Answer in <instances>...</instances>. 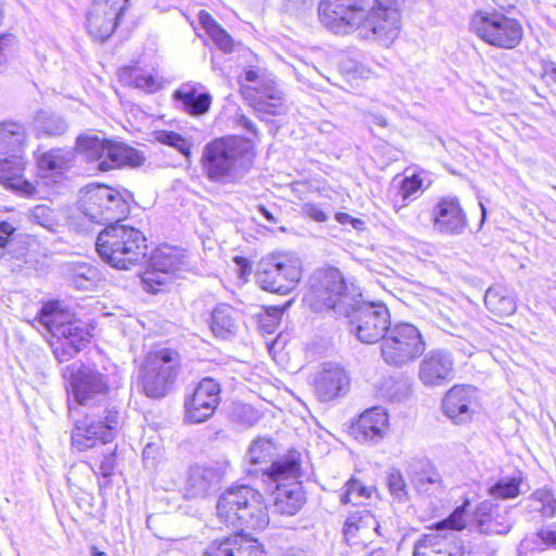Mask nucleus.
<instances>
[{
    "instance_id": "nucleus-49",
    "label": "nucleus",
    "mask_w": 556,
    "mask_h": 556,
    "mask_svg": "<svg viewBox=\"0 0 556 556\" xmlns=\"http://www.w3.org/2000/svg\"><path fill=\"white\" fill-rule=\"evenodd\" d=\"M116 468V454L115 448L108 447L105 451H102V458L98 465V469L94 470L97 475H100L103 479L106 480V483L110 482L111 477L114 475Z\"/></svg>"
},
{
    "instance_id": "nucleus-30",
    "label": "nucleus",
    "mask_w": 556,
    "mask_h": 556,
    "mask_svg": "<svg viewBox=\"0 0 556 556\" xmlns=\"http://www.w3.org/2000/svg\"><path fill=\"white\" fill-rule=\"evenodd\" d=\"M144 156L137 149L123 142L111 141L106 159L97 166L101 172H108L124 166L137 167L143 164Z\"/></svg>"
},
{
    "instance_id": "nucleus-8",
    "label": "nucleus",
    "mask_w": 556,
    "mask_h": 556,
    "mask_svg": "<svg viewBox=\"0 0 556 556\" xmlns=\"http://www.w3.org/2000/svg\"><path fill=\"white\" fill-rule=\"evenodd\" d=\"M263 473L275 484L271 491V509L274 513L286 516H294L304 505L306 498L299 481L301 464L299 454L289 453L263 469Z\"/></svg>"
},
{
    "instance_id": "nucleus-54",
    "label": "nucleus",
    "mask_w": 556,
    "mask_h": 556,
    "mask_svg": "<svg viewBox=\"0 0 556 556\" xmlns=\"http://www.w3.org/2000/svg\"><path fill=\"white\" fill-rule=\"evenodd\" d=\"M208 36L212 38V40L215 42V45L225 52H230L232 49V39L231 37L226 33L224 28L220 26L217 28H214L212 33L208 34Z\"/></svg>"
},
{
    "instance_id": "nucleus-11",
    "label": "nucleus",
    "mask_w": 556,
    "mask_h": 556,
    "mask_svg": "<svg viewBox=\"0 0 556 556\" xmlns=\"http://www.w3.org/2000/svg\"><path fill=\"white\" fill-rule=\"evenodd\" d=\"M426 344L417 327L409 323L391 325L380 343L381 357L393 367H403L418 358Z\"/></svg>"
},
{
    "instance_id": "nucleus-53",
    "label": "nucleus",
    "mask_w": 556,
    "mask_h": 556,
    "mask_svg": "<svg viewBox=\"0 0 556 556\" xmlns=\"http://www.w3.org/2000/svg\"><path fill=\"white\" fill-rule=\"evenodd\" d=\"M97 3H101V11L105 13L113 11L112 13L124 15L128 8L129 0H92L90 7L97 5Z\"/></svg>"
},
{
    "instance_id": "nucleus-7",
    "label": "nucleus",
    "mask_w": 556,
    "mask_h": 556,
    "mask_svg": "<svg viewBox=\"0 0 556 556\" xmlns=\"http://www.w3.org/2000/svg\"><path fill=\"white\" fill-rule=\"evenodd\" d=\"M34 321H38L56 340V345H51L59 363L73 358L91 338L88 326L71 312L61 309L56 302L46 303Z\"/></svg>"
},
{
    "instance_id": "nucleus-23",
    "label": "nucleus",
    "mask_w": 556,
    "mask_h": 556,
    "mask_svg": "<svg viewBox=\"0 0 556 556\" xmlns=\"http://www.w3.org/2000/svg\"><path fill=\"white\" fill-rule=\"evenodd\" d=\"M204 556H267L263 545L241 530L232 535L213 541Z\"/></svg>"
},
{
    "instance_id": "nucleus-60",
    "label": "nucleus",
    "mask_w": 556,
    "mask_h": 556,
    "mask_svg": "<svg viewBox=\"0 0 556 556\" xmlns=\"http://www.w3.org/2000/svg\"><path fill=\"white\" fill-rule=\"evenodd\" d=\"M366 122L368 125H375L381 128H386L388 126V121L386 117L375 113L366 114Z\"/></svg>"
},
{
    "instance_id": "nucleus-33",
    "label": "nucleus",
    "mask_w": 556,
    "mask_h": 556,
    "mask_svg": "<svg viewBox=\"0 0 556 556\" xmlns=\"http://www.w3.org/2000/svg\"><path fill=\"white\" fill-rule=\"evenodd\" d=\"M490 503H481L477 508V529L483 534H506L511 528V523L505 516L494 514Z\"/></svg>"
},
{
    "instance_id": "nucleus-50",
    "label": "nucleus",
    "mask_w": 556,
    "mask_h": 556,
    "mask_svg": "<svg viewBox=\"0 0 556 556\" xmlns=\"http://www.w3.org/2000/svg\"><path fill=\"white\" fill-rule=\"evenodd\" d=\"M157 140L164 144L177 149L181 154L186 156L190 154L189 142L175 131H160L157 135Z\"/></svg>"
},
{
    "instance_id": "nucleus-20",
    "label": "nucleus",
    "mask_w": 556,
    "mask_h": 556,
    "mask_svg": "<svg viewBox=\"0 0 556 556\" xmlns=\"http://www.w3.org/2000/svg\"><path fill=\"white\" fill-rule=\"evenodd\" d=\"M454 359L452 353L433 349L424 355L419 363V380L429 387L442 386L453 379Z\"/></svg>"
},
{
    "instance_id": "nucleus-14",
    "label": "nucleus",
    "mask_w": 556,
    "mask_h": 556,
    "mask_svg": "<svg viewBox=\"0 0 556 556\" xmlns=\"http://www.w3.org/2000/svg\"><path fill=\"white\" fill-rule=\"evenodd\" d=\"M243 79L254 84L253 87H250L240 83V90L257 112L267 115H280L285 112V99L276 81L261 76L253 68L244 71Z\"/></svg>"
},
{
    "instance_id": "nucleus-55",
    "label": "nucleus",
    "mask_w": 556,
    "mask_h": 556,
    "mask_svg": "<svg viewBox=\"0 0 556 556\" xmlns=\"http://www.w3.org/2000/svg\"><path fill=\"white\" fill-rule=\"evenodd\" d=\"M301 213L317 223H324L328 219V215L320 206L311 202H306L301 206Z\"/></svg>"
},
{
    "instance_id": "nucleus-3",
    "label": "nucleus",
    "mask_w": 556,
    "mask_h": 556,
    "mask_svg": "<svg viewBox=\"0 0 556 556\" xmlns=\"http://www.w3.org/2000/svg\"><path fill=\"white\" fill-rule=\"evenodd\" d=\"M320 24L334 35L357 33L366 40L392 42L400 31L395 0H321Z\"/></svg>"
},
{
    "instance_id": "nucleus-43",
    "label": "nucleus",
    "mask_w": 556,
    "mask_h": 556,
    "mask_svg": "<svg viewBox=\"0 0 556 556\" xmlns=\"http://www.w3.org/2000/svg\"><path fill=\"white\" fill-rule=\"evenodd\" d=\"M469 505V501L465 500V502L456 507L447 518L435 523L434 529L446 532V531H459L465 529L466 521L465 515L467 511V506Z\"/></svg>"
},
{
    "instance_id": "nucleus-45",
    "label": "nucleus",
    "mask_w": 556,
    "mask_h": 556,
    "mask_svg": "<svg viewBox=\"0 0 556 556\" xmlns=\"http://www.w3.org/2000/svg\"><path fill=\"white\" fill-rule=\"evenodd\" d=\"M493 496L500 498H514L520 493V479L504 478L498 480L491 489Z\"/></svg>"
},
{
    "instance_id": "nucleus-44",
    "label": "nucleus",
    "mask_w": 556,
    "mask_h": 556,
    "mask_svg": "<svg viewBox=\"0 0 556 556\" xmlns=\"http://www.w3.org/2000/svg\"><path fill=\"white\" fill-rule=\"evenodd\" d=\"M532 508L542 513L544 517L556 514V496L551 490L540 489L532 494Z\"/></svg>"
},
{
    "instance_id": "nucleus-21",
    "label": "nucleus",
    "mask_w": 556,
    "mask_h": 556,
    "mask_svg": "<svg viewBox=\"0 0 556 556\" xmlns=\"http://www.w3.org/2000/svg\"><path fill=\"white\" fill-rule=\"evenodd\" d=\"M465 546L456 532L434 529L424 534L414 546V556H464Z\"/></svg>"
},
{
    "instance_id": "nucleus-42",
    "label": "nucleus",
    "mask_w": 556,
    "mask_h": 556,
    "mask_svg": "<svg viewBox=\"0 0 556 556\" xmlns=\"http://www.w3.org/2000/svg\"><path fill=\"white\" fill-rule=\"evenodd\" d=\"M292 301H288L281 306H269L263 313L258 314V328L262 332L271 334L276 331L280 324L283 312L291 305Z\"/></svg>"
},
{
    "instance_id": "nucleus-2",
    "label": "nucleus",
    "mask_w": 556,
    "mask_h": 556,
    "mask_svg": "<svg viewBox=\"0 0 556 556\" xmlns=\"http://www.w3.org/2000/svg\"><path fill=\"white\" fill-rule=\"evenodd\" d=\"M118 383V375L113 364H73L70 384L74 399L81 406L89 407L84 427H76L72 444L77 450L96 447L114 440L119 424V407L112 401L111 392Z\"/></svg>"
},
{
    "instance_id": "nucleus-56",
    "label": "nucleus",
    "mask_w": 556,
    "mask_h": 556,
    "mask_svg": "<svg viewBox=\"0 0 556 556\" xmlns=\"http://www.w3.org/2000/svg\"><path fill=\"white\" fill-rule=\"evenodd\" d=\"M15 230L11 223L0 222V248L5 249L10 244Z\"/></svg>"
},
{
    "instance_id": "nucleus-35",
    "label": "nucleus",
    "mask_w": 556,
    "mask_h": 556,
    "mask_svg": "<svg viewBox=\"0 0 556 556\" xmlns=\"http://www.w3.org/2000/svg\"><path fill=\"white\" fill-rule=\"evenodd\" d=\"M210 327L216 337L227 338L236 333L237 311L228 304H217L212 312Z\"/></svg>"
},
{
    "instance_id": "nucleus-64",
    "label": "nucleus",
    "mask_w": 556,
    "mask_h": 556,
    "mask_svg": "<svg viewBox=\"0 0 556 556\" xmlns=\"http://www.w3.org/2000/svg\"><path fill=\"white\" fill-rule=\"evenodd\" d=\"M546 76L556 84V67L552 66L549 70H546Z\"/></svg>"
},
{
    "instance_id": "nucleus-4",
    "label": "nucleus",
    "mask_w": 556,
    "mask_h": 556,
    "mask_svg": "<svg viewBox=\"0 0 556 556\" xmlns=\"http://www.w3.org/2000/svg\"><path fill=\"white\" fill-rule=\"evenodd\" d=\"M253 162L250 140L230 136L208 142L203 150L202 163L212 181L233 182L242 178Z\"/></svg>"
},
{
    "instance_id": "nucleus-52",
    "label": "nucleus",
    "mask_w": 556,
    "mask_h": 556,
    "mask_svg": "<svg viewBox=\"0 0 556 556\" xmlns=\"http://www.w3.org/2000/svg\"><path fill=\"white\" fill-rule=\"evenodd\" d=\"M17 46L16 36L12 33H3L0 35V65L8 62L13 55Z\"/></svg>"
},
{
    "instance_id": "nucleus-58",
    "label": "nucleus",
    "mask_w": 556,
    "mask_h": 556,
    "mask_svg": "<svg viewBox=\"0 0 556 556\" xmlns=\"http://www.w3.org/2000/svg\"><path fill=\"white\" fill-rule=\"evenodd\" d=\"M199 21L207 34L212 33L214 28L220 26L216 23L212 15L204 10L199 12Z\"/></svg>"
},
{
    "instance_id": "nucleus-1",
    "label": "nucleus",
    "mask_w": 556,
    "mask_h": 556,
    "mask_svg": "<svg viewBox=\"0 0 556 556\" xmlns=\"http://www.w3.org/2000/svg\"><path fill=\"white\" fill-rule=\"evenodd\" d=\"M306 301L315 312L332 311L348 319V330L365 344L380 342L391 327V315L382 302H365L353 285L348 286L336 267L317 269L311 278Z\"/></svg>"
},
{
    "instance_id": "nucleus-26",
    "label": "nucleus",
    "mask_w": 556,
    "mask_h": 556,
    "mask_svg": "<svg viewBox=\"0 0 556 556\" xmlns=\"http://www.w3.org/2000/svg\"><path fill=\"white\" fill-rule=\"evenodd\" d=\"M223 477L216 466L195 465L189 468L186 493L189 498L205 497L216 490Z\"/></svg>"
},
{
    "instance_id": "nucleus-39",
    "label": "nucleus",
    "mask_w": 556,
    "mask_h": 556,
    "mask_svg": "<svg viewBox=\"0 0 556 556\" xmlns=\"http://www.w3.org/2000/svg\"><path fill=\"white\" fill-rule=\"evenodd\" d=\"M484 303L488 309L498 316H508L516 312L517 304L511 295L490 288L484 295Z\"/></svg>"
},
{
    "instance_id": "nucleus-31",
    "label": "nucleus",
    "mask_w": 556,
    "mask_h": 556,
    "mask_svg": "<svg viewBox=\"0 0 556 556\" xmlns=\"http://www.w3.org/2000/svg\"><path fill=\"white\" fill-rule=\"evenodd\" d=\"M27 134L23 124L14 121L0 123V152L22 153L26 146Z\"/></svg>"
},
{
    "instance_id": "nucleus-36",
    "label": "nucleus",
    "mask_w": 556,
    "mask_h": 556,
    "mask_svg": "<svg viewBox=\"0 0 556 556\" xmlns=\"http://www.w3.org/2000/svg\"><path fill=\"white\" fill-rule=\"evenodd\" d=\"M413 392L412 380L403 374L386 377L380 386L381 395L390 402H405Z\"/></svg>"
},
{
    "instance_id": "nucleus-18",
    "label": "nucleus",
    "mask_w": 556,
    "mask_h": 556,
    "mask_svg": "<svg viewBox=\"0 0 556 556\" xmlns=\"http://www.w3.org/2000/svg\"><path fill=\"white\" fill-rule=\"evenodd\" d=\"M350 389V376L334 363L327 362L314 378V394L320 402H331L346 395Z\"/></svg>"
},
{
    "instance_id": "nucleus-13",
    "label": "nucleus",
    "mask_w": 556,
    "mask_h": 556,
    "mask_svg": "<svg viewBox=\"0 0 556 556\" xmlns=\"http://www.w3.org/2000/svg\"><path fill=\"white\" fill-rule=\"evenodd\" d=\"M302 261L294 253L273 254L262 264L257 273V283L266 291L287 294L300 281Z\"/></svg>"
},
{
    "instance_id": "nucleus-9",
    "label": "nucleus",
    "mask_w": 556,
    "mask_h": 556,
    "mask_svg": "<svg viewBox=\"0 0 556 556\" xmlns=\"http://www.w3.org/2000/svg\"><path fill=\"white\" fill-rule=\"evenodd\" d=\"M131 194L106 185L91 184L79 191L77 208L90 222L111 224L122 222L130 208Z\"/></svg>"
},
{
    "instance_id": "nucleus-19",
    "label": "nucleus",
    "mask_w": 556,
    "mask_h": 556,
    "mask_svg": "<svg viewBox=\"0 0 556 556\" xmlns=\"http://www.w3.org/2000/svg\"><path fill=\"white\" fill-rule=\"evenodd\" d=\"M477 408V389L471 386H454L442 400L444 415L455 425L471 421Z\"/></svg>"
},
{
    "instance_id": "nucleus-12",
    "label": "nucleus",
    "mask_w": 556,
    "mask_h": 556,
    "mask_svg": "<svg viewBox=\"0 0 556 556\" xmlns=\"http://www.w3.org/2000/svg\"><path fill=\"white\" fill-rule=\"evenodd\" d=\"M470 26L484 42L502 49L516 48L523 37V28L518 20L495 11L477 12L471 17Z\"/></svg>"
},
{
    "instance_id": "nucleus-27",
    "label": "nucleus",
    "mask_w": 556,
    "mask_h": 556,
    "mask_svg": "<svg viewBox=\"0 0 556 556\" xmlns=\"http://www.w3.org/2000/svg\"><path fill=\"white\" fill-rule=\"evenodd\" d=\"M380 525L367 509H358L346 518L343 527L345 541L350 545L365 543L371 532L379 533Z\"/></svg>"
},
{
    "instance_id": "nucleus-51",
    "label": "nucleus",
    "mask_w": 556,
    "mask_h": 556,
    "mask_svg": "<svg viewBox=\"0 0 556 556\" xmlns=\"http://www.w3.org/2000/svg\"><path fill=\"white\" fill-rule=\"evenodd\" d=\"M422 186V180L418 175L404 177L400 184L399 193L403 202L408 201ZM406 205L405 203L402 206Z\"/></svg>"
},
{
    "instance_id": "nucleus-24",
    "label": "nucleus",
    "mask_w": 556,
    "mask_h": 556,
    "mask_svg": "<svg viewBox=\"0 0 556 556\" xmlns=\"http://www.w3.org/2000/svg\"><path fill=\"white\" fill-rule=\"evenodd\" d=\"M35 157L41 179L61 178L76 162L75 150L68 147H58L48 150H42L39 147Z\"/></svg>"
},
{
    "instance_id": "nucleus-25",
    "label": "nucleus",
    "mask_w": 556,
    "mask_h": 556,
    "mask_svg": "<svg viewBox=\"0 0 556 556\" xmlns=\"http://www.w3.org/2000/svg\"><path fill=\"white\" fill-rule=\"evenodd\" d=\"M25 164L22 153L0 152V182L23 195L31 197L36 193V187L23 177Z\"/></svg>"
},
{
    "instance_id": "nucleus-57",
    "label": "nucleus",
    "mask_w": 556,
    "mask_h": 556,
    "mask_svg": "<svg viewBox=\"0 0 556 556\" xmlns=\"http://www.w3.org/2000/svg\"><path fill=\"white\" fill-rule=\"evenodd\" d=\"M538 536L546 546L556 547V526L540 530Z\"/></svg>"
},
{
    "instance_id": "nucleus-5",
    "label": "nucleus",
    "mask_w": 556,
    "mask_h": 556,
    "mask_svg": "<svg viewBox=\"0 0 556 556\" xmlns=\"http://www.w3.org/2000/svg\"><path fill=\"white\" fill-rule=\"evenodd\" d=\"M216 516L227 527L264 530L269 523L263 495L247 484L231 485L218 497Z\"/></svg>"
},
{
    "instance_id": "nucleus-62",
    "label": "nucleus",
    "mask_w": 556,
    "mask_h": 556,
    "mask_svg": "<svg viewBox=\"0 0 556 556\" xmlns=\"http://www.w3.org/2000/svg\"><path fill=\"white\" fill-rule=\"evenodd\" d=\"M258 213L270 224H276L277 218L274 216V214L264 205L257 206Z\"/></svg>"
},
{
    "instance_id": "nucleus-15",
    "label": "nucleus",
    "mask_w": 556,
    "mask_h": 556,
    "mask_svg": "<svg viewBox=\"0 0 556 556\" xmlns=\"http://www.w3.org/2000/svg\"><path fill=\"white\" fill-rule=\"evenodd\" d=\"M184 265V254L180 250L169 245L160 247L152 253L142 281L148 291L156 293L157 289L154 286L166 285Z\"/></svg>"
},
{
    "instance_id": "nucleus-6",
    "label": "nucleus",
    "mask_w": 556,
    "mask_h": 556,
    "mask_svg": "<svg viewBox=\"0 0 556 556\" xmlns=\"http://www.w3.org/2000/svg\"><path fill=\"white\" fill-rule=\"evenodd\" d=\"M100 257L117 269L141 264L148 255L147 238L141 230L121 222L111 223L97 238Z\"/></svg>"
},
{
    "instance_id": "nucleus-61",
    "label": "nucleus",
    "mask_w": 556,
    "mask_h": 556,
    "mask_svg": "<svg viewBox=\"0 0 556 556\" xmlns=\"http://www.w3.org/2000/svg\"><path fill=\"white\" fill-rule=\"evenodd\" d=\"M336 220L342 225L352 224L354 228H358V225L363 224L361 219L354 218L346 213H337Z\"/></svg>"
},
{
    "instance_id": "nucleus-22",
    "label": "nucleus",
    "mask_w": 556,
    "mask_h": 556,
    "mask_svg": "<svg viewBox=\"0 0 556 556\" xmlns=\"http://www.w3.org/2000/svg\"><path fill=\"white\" fill-rule=\"evenodd\" d=\"M389 415L386 408L375 406L363 412L351 431L362 443L378 444L389 432Z\"/></svg>"
},
{
    "instance_id": "nucleus-47",
    "label": "nucleus",
    "mask_w": 556,
    "mask_h": 556,
    "mask_svg": "<svg viewBox=\"0 0 556 556\" xmlns=\"http://www.w3.org/2000/svg\"><path fill=\"white\" fill-rule=\"evenodd\" d=\"M30 217L36 224L50 231H54L58 226L54 211L47 205H36L30 211Z\"/></svg>"
},
{
    "instance_id": "nucleus-41",
    "label": "nucleus",
    "mask_w": 556,
    "mask_h": 556,
    "mask_svg": "<svg viewBox=\"0 0 556 556\" xmlns=\"http://www.w3.org/2000/svg\"><path fill=\"white\" fill-rule=\"evenodd\" d=\"M274 444L270 440L257 438L252 441L245 458L251 465L267 464L274 454Z\"/></svg>"
},
{
    "instance_id": "nucleus-48",
    "label": "nucleus",
    "mask_w": 556,
    "mask_h": 556,
    "mask_svg": "<svg viewBox=\"0 0 556 556\" xmlns=\"http://www.w3.org/2000/svg\"><path fill=\"white\" fill-rule=\"evenodd\" d=\"M388 488L393 497L400 502L407 500V485L403 475L397 469H391L388 473Z\"/></svg>"
},
{
    "instance_id": "nucleus-40",
    "label": "nucleus",
    "mask_w": 556,
    "mask_h": 556,
    "mask_svg": "<svg viewBox=\"0 0 556 556\" xmlns=\"http://www.w3.org/2000/svg\"><path fill=\"white\" fill-rule=\"evenodd\" d=\"M412 482L419 493L428 495H432L443 488L441 475L433 468L416 472L412 478Z\"/></svg>"
},
{
    "instance_id": "nucleus-63",
    "label": "nucleus",
    "mask_w": 556,
    "mask_h": 556,
    "mask_svg": "<svg viewBox=\"0 0 556 556\" xmlns=\"http://www.w3.org/2000/svg\"><path fill=\"white\" fill-rule=\"evenodd\" d=\"M235 262L240 266L242 274H244L245 269L249 267L248 261L244 257L237 256L235 257Z\"/></svg>"
},
{
    "instance_id": "nucleus-34",
    "label": "nucleus",
    "mask_w": 556,
    "mask_h": 556,
    "mask_svg": "<svg viewBox=\"0 0 556 556\" xmlns=\"http://www.w3.org/2000/svg\"><path fill=\"white\" fill-rule=\"evenodd\" d=\"M33 128L37 138L59 137L67 131L68 124L60 114L40 110L34 117Z\"/></svg>"
},
{
    "instance_id": "nucleus-17",
    "label": "nucleus",
    "mask_w": 556,
    "mask_h": 556,
    "mask_svg": "<svg viewBox=\"0 0 556 556\" xmlns=\"http://www.w3.org/2000/svg\"><path fill=\"white\" fill-rule=\"evenodd\" d=\"M433 229L445 236H460L468 227V219L458 198H441L432 208Z\"/></svg>"
},
{
    "instance_id": "nucleus-10",
    "label": "nucleus",
    "mask_w": 556,
    "mask_h": 556,
    "mask_svg": "<svg viewBox=\"0 0 556 556\" xmlns=\"http://www.w3.org/2000/svg\"><path fill=\"white\" fill-rule=\"evenodd\" d=\"M179 369L180 356L177 351L162 348L149 353L141 368L144 394L151 399L166 396L174 387Z\"/></svg>"
},
{
    "instance_id": "nucleus-16",
    "label": "nucleus",
    "mask_w": 556,
    "mask_h": 556,
    "mask_svg": "<svg viewBox=\"0 0 556 556\" xmlns=\"http://www.w3.org/2000/svg\"><path fill=\"white\" fill-rule=\"evenodd\" d=\"M220 402V386L213 378L202 379L185 401V420L202 424L215 413Z\"/></svg>"
},
{
    "instance_id": "nucleus-38",
    "label": "nucleus",
    "mask_w": 556,
    "mask_h": 556,
    "mask_svg": "<svg viewBox=\"0 0 556 556\" xmlns=\"http://www.w3.org/2000/svg\"><path fill=\"white\" fill-rule=\"evenodd\" d=\"M68 278L77 290L88 291L101 280V273L90 264L79 263L70 268Z\"/></svg>"
},
{
    "instance_id": "nucleus-32",
    "label": "nucleus",
    "mask_w": 556,
    "mask_h": 556,
    "mask_svg": "<svg viewBox=\"0 0 556 556\" xmlns=\"http://www.w3.org/2000/svg\"><path fill=\"white\" fill-rule=\"evenodd\" d=\"M111 140L93 134H81L76 138L75 150L76 155H83L88 162L101 163L106 159V152Z\"/></svg>"
},
{
    "instance_id": "nucleus-29",
    "label": "nucleus",
    "mask_w": 556,
    "mask_h": 556,
    "mask_svg": "<svg viewBox=\"0 0 556 556\" xmlns=\"http://www.w3.org/2000/svg\"><path fill=\"white\" fill-rule=\"evenodd\" d=\"M100 5L101 3H97V5L90 7L86 20L88 34L94 40L103 42L112 36L124 15L112 13L113 11L105 13L101 11Z\"/></svg>"
},
{
    "instance_id": "nucleus-28",
    "label": "nucleus",
    "mask_w": 556,
    "mask_h": 556,
    "mask_svg": "<svg viewBox=\"0 0 556 556\" xmlns=\"http://www.w3.org/2000/svg\"><path fill=\"white\" fill-rule=\"evenodd\" d=\"M173 99L184 112L191 116L205 114L212 103V97L207 92H200L199 85L192 83L182 84L173 92Z\"/></svg>"
},
{
    "instance_id": "nucleus-59",
    "label": "nucleus",
    "mask_w": 556,
    "mask_h": 556,
    "mask_svg": "<svg viewBox=\"0 0 556 556\" xmlns=\"http://www.w3.org/2000/svg\"><path fill=\"white\" fill-rule=\"evenodd\" d=\"M236 121H237V124L240 127H242L243 129H245L248 132L257 135V128H256L255 124L245 115H243V114L238 115Z\"/></svg>"
},
{
    "instance_id": "nucleus-37",
    "label": "nucleus",
    "mask_w": 556,
    "mask_h": 556,
    "mask_svg": "<svg viewBox=\"0 0 556 556\" xmlns=\"http://www.w3.org/2000/svg\"><path fill=\"white\" fill-rule=\"evenodd\" d=\"M121 83L141 89L146 92H156L161 89V83L152 75L144 73L136 66H125L118 71Z\"/></svg>"
},
{
    "instance_id": "nucleus-46",
    "label": "nucleus",
    "mask_w": 556,
    "mask_h": 556,
    "mask_svg": "<svg viewBox=\"0 0 556 556\" xmlns=\"http://www.w3.org/2000/svg\"><path fill=\"white\" fill-rule=\"evenodd\" d=\"M369 496L370 492L361 483V481L351 479L345 484V491L341 495V503H353L354 505H358L362 500L368 498Z\"/></svg>"
}]
</instances>
